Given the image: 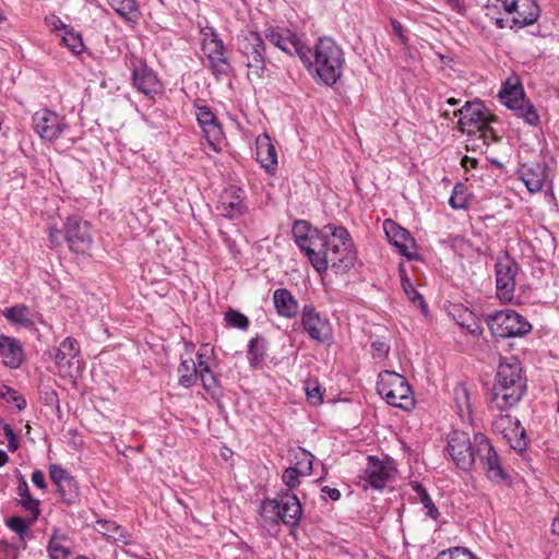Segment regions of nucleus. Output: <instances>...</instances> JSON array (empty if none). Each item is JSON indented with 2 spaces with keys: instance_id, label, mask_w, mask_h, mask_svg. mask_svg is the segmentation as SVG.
Returning a JSON list of instances; mask_svg holds the SVG:
<instances>
[{
  "instance_id": "nucleus-49",
  "label": "nucleus",
  "mask_w": 559,
  "mask_h": 559,
  "mask_svg": "<svg viewBox=\"0 0 559 559\" xmlns=\"http://www.w3.org/2000/svg\"><path fill=\"white\" fill-rule=\"evenodd\" d=\"M34 523L35 522H29V518L23 519L21 516H12L7 520V526L21 537H24V535H26L29 526Z\"/></svg>"
},
{
  "instance_id": "nucleus-34",
  "label": "nucleus",
  "mask_w": 559,
  "mask_h": 559,
  "mask_svg": "<svg viewBox=\"0 0 559 559\" xmlns=\"http://www.w3.org/2000/svg\"><path fill=\"white\" fill-rule=\"evenodd\" d=\"M453 400L457 415L463 423L472 421V404L469 391L463 383H457L453 389Z\"/></svg>"
},
{
  "instance_id": "nucleus-18",
  "label": "nucleus",
  "mask_w": 559,
  "mask_h": 559,
  "mask_svg": "<svg viewBox=\"0 0 559 559\" xmlns=\"http://www.w3.org/2000/svg\"><path fill=\"white\" fill-rule=\"evenodd\" d=\"M195 116L209 145L214 152H218L223 141V130L216 116L207 106H198Z\"/></svg>"
},
{
  "instance_id": "nucleus-14",
  "label": "nucleus",
  "mask_w": 559,
  "mask_h": 559,
  "mask_svg": "<svg viewBox=\"0 0 559 559\" xmlns=\"http://www.w3.org/2000/svg\"><path fill=\"white\" fill-rule=\"evenodd\" d=\"M301 323L309 337L318 343H325L332 338V326L322 318L312 306H305Z\"/></svg>"
},
{
  "instance_id": "nucleus-28",
  "label": "nucleus",
  "mask_w": 559,
  "mask_h": 559,
  "mask_svg": "<svg viewBox=\"0 0 559 559\" xmlns=\"http://www.w3.org/2000/svg\"><path fill=\"white\" fill-rule=\"evenodd\" d=\"M519 173L521 180L530 193H535L542 190L546 180V168L543 164L534 163L523 165Z\"/></svg>"
},
{
  "instance_id": "nucleus-26",
  "label": "nucleus",
  "mask_w": 559,
  "mask_h": 559,
  "mask_svg": "<svg viewBox=\"0 0 559 559\" xmlns=\"http://www.w3.org/2000/svg\"><path fill=\"white\" fill-rule=\"evenodd\" d=\"M391 468L374 456H368V464L364 471V479L373 488L381 489L391 477Z\"/></svg>"
},
{
  "instance_id": "nucleus-6",
  "label": "nucleus",
  "mask_w": 559,
  "mask_h": 559,
  "mask_svg": "<svg viewBox=\"0 0 559 559\" xmlns=\"http://www.w3.org/2000/svg\"><path fill=\"white\" fill-rule=\"evenodd\" d=\"M239 51L249 80L261 79L265 71V47L258 32L250 31L239 41Z\"/></svg>"
},
{
  "instance_id": "nucleus-48",
  "label": "nucleus",
  "mask_w": 559,
  "mask_h": 559,
  "mask_svg": "<svg viewBox=\"0 0 559 559\" xmlns=\"http://www.w3.org/2000/svg\"><path fill=\"white\" fill-rule=\"evenodd\" d=\"M225 321L229 326L237 328L240 330H247L249 325L248 318L237 310L229 309L225 313Z\"/></svg>"
},
{
  "instance_id": "nucleus-20",
  "label": "nucleus",
  "mask_w": 559,
  "mask_h": 559,
  "mask_svg": "<svg viewBox=\"0 0 559 559\" xmlns=\"http://www.w3.org/2000/svg\"><path fill=\"white\" fill-rule=\"evenodd\" d=\"M539 16V7L535 0H514L509 13V25L507 27L522 28L532 25Z\"/></svg>"
},
{
  "instance_id": "nucleus-53",
  "label": "nucleus",
  "mask_w": 559,
  "mask_h": 559,
  "mask_svg": "<svg viewBox=\"0 0 559 559\" xmlns=\"http://www.w3.org/2000/svg\"><path fill=\"white\" fill-rule=\"evenodd\" d=\"M372 357L383 358L389 353L390 346L381 340H376L371 343Z\"/></svg>"
},
{
  "instance_id": "nucleus-3",
  "label": "nucleus",
  "mask_w": 559,
  "mask_h": 559,
  "mask_svg": "<svg viewBox=\"0 0 559 559\" xmlns=\"http://www.w3.org/2000/svg\"><path fill=\"white\" fill-rule=\"evenodd\" d=\"M526 392V378L515 357L500 361L491 390L490 405L507 411L519 404Z\"/></svg>"
},
{
  "instance_id": "nucleus-31",
  "label": "nucleus",
  "mask_w": 559,
  "mask_h": 559,
  "mask_svg": "<svg viewBox=\"0 0 559 559\" xmlns=\"http://www.w3.org/2000/svg\"><path fill=\"white\" fill-rule=\"evenodd\" d=\"M257 159L266 170H274L277 166V153L267 134L257 138Z\"/></svg>"
},
{
  "instance_id": "nucleus-47",
  "label": "nucleus",
  "mask_w": 559,
  "mask_h": 559,
  "mask_svg": "<svg viewBox=\"0 0 559 559\" xmlns=\"http://www.w3.org/2000/svg\"><path fill=\"white\" fill-rule=\"evenodd\" d=\"M514 111L530 126H537L539 123V116L535 107L530 102H525Z\"/></svg>"
},
{
  "instance_id": "nucleus-42",
  "label": "nucleus",
  "mask_w": 559,
  "mask_h": 559,
  "mask_svg": "<svg viewBox=\"0 0 559 559\" xmlns=\"http://www.w3.org/2000/svg\"><path fill=\"white\" fill-rule=\"evenodd\" d=\"M264 344L263 340L255 337L249 342L248 345V359L252 367L261 365L264 358Z\"/></svg>"
},
{
  "instance_id": "nucleus-61",
  "label": "nucleus",
  "mask_w": 559,
  "mask_h": 559,
  "mask_svg": "<svg viewBox=\"0 0 559 559\" xmlns=\"http://www.w3.org/2000/svg\"><path fill=\"white\" fill-rule=\"evenodd\" d=\"M13 401L15 402L16 407H17L19 409H23V408H25V406H26V401H25L23 397H21V396H15V397L13 399Z\"/></svg>"
},
{
  "instance_id": "nucleus-59",
  "label": "nucleus",
  "mask_w": 559,
  "mask_h": 559,
  "mask_svg": "<svg viewBox=\"0 0 559 559\" xmlns=\"http://www.w3.org/2000/svg\"><path fill=\"white\" fill-rule=\"evenodd\" d=\"M322 492L325 493L333 501H336L341 498V492L336 488H331L329 486H324L322 488Z\"/></svg>"
},
{
  "instance_id": "nucleus-13",
  "label": "nucleus",
  "mask_w": 559,
  "mask_h": 559,
  "mask_svg": "<svg viewBox=\"0 0 559 559\" xmlns=\"http://www.w3.org/2000/svg\"><path fill=\"white\" fill-rule=\"evenodd\" d=\"M383 229L390 243L397 248L402 255L408 260L418 258L416 241L405 228L392 219H385L383 222Z\"/></svg>"
},
{
  "instance_id": "nucleus-52",
  "label": "nucleus",
  "mask_w": 559,
  "mask_h": 559,
  "mask_svg": "<svg viewBox=\"0 0 559 559\" xmlns=\"http://www.w3.org/2000/svg\"><path fill=\"white\" fill-rule=\"evenodd\" d=\"M305 391L308 400L313 405L320 404L323 401V394L321 392V386L317 380H307L305 382Z\"/></svg>"
},
{
  "instance_id": "nucleus-15",
  "label": "nucleus",
  "mask_w": 559,
  "mask_h": 559,
  "mask_svg": "<svg viewBox=\"0 0 559 559\" xmlns=\"http://www.w3.org/2000/svg\"><path fill=\"white\" fill-rule=\"evenodd\" d=\"M64 239L71 251L85 253L92 245L88 225L76 217H68L64 223Z\"/></svg>"
},
{
  "instance_id": "nucleus-8",
  "label": "nucleus",
  "mask_w": 559,
  "mask_h": 559,
  "mask_svg": "<svg viewBox=\"0 0 559 559\" xmlns=\"http://www.w3.org/2000/svg\"><path fill=\"white\" fill-rule=\"evenodd\" d=\"M474 443L477 457L487 477L496 483L506 481L508 475L502 468L500 459L488 438L483 433H476L474 435Z\"/></svg>"
},
{
  "instance_id": "nucleus-19",
  "label": "nucleus",
  "mask_w": 559,
  "mask_h": 559,
  "mask_svg": "<svg viewBox=\"0 0 559 559\" xmlns=\"http://www.w3.org/2000/svg\"><path fill=\"white\" fill-rule=\"evenodd\" d=\"M217 211L227 218H238L247 211L245 194L240 188L229 187L221 195Z\"/></svg>"
},
{
  "instance_id": "nucleus-7",
  "label": "nucleus",
  "mask_w": 559,
  "mask_h": 559,
  "mask_svg": "<svg viewBox=\"0 0 559 559\" xmlns=\"http://www.w3.org/2000/svg\"><path fill=\"white\" fill-rule=\"evenodd\" d=\"M486 321L492 335L501 338L523 336L532 329L523 316L509 309L489 314Z\"/></svg>"
},
{
  "instance_id": "nucleus-27",
  "label": "nucleus",
  "mask_w": 559,
  "mask_h": 559,
  "mask_svg": "<svg viewBox=\"0 0 559 559\" xmlns=\"http://www.w3.org/2000/svg\"><path fill=\"white\" fill-rule=\"evenodd\" d=\"M0 356L9 368H19L24 359L23 348L19 340L0 335Z\"/></svg>"
},
{
  "instance_id": "nucleus-55",
  "label": "nucleus",
  "mask_w": 559,
  "mask_h": 559,
  "mask_svg": "<svg viewBox=\"0 0 559 559\" xmlns=\"http://www.w3.org/2000/svg\"><path fill=\"white\" fill-rule=\"evenodd\" d=\"M45 23L46 25L48 26L49 29L51 31H60V32H66V29L69 28L68 25H66L58 16L56 15H50V16H47L45 19Z\"/></svg>"
},
{
  "instance_id": "nucleus-39",
  "label": "nucleus",
  "mask_w": 559,
  "mask_h": 559,
  "mask_svg": "<svg viewBox=\"0 0 559 559\" xmlns=\"http://www.w3.org/2000/svg\"><path fill=\"white\" fill-rule=\"evenodd\" d=\"M66 538L53 535L48 544V552L50 559H68L70 549L66 545Z\"/></svg>"
},
{
  "instance_id": "nucleus-30",
  "label": "nucleus",
  "mask_w": 559,
  "mask_h": 559,
  "mask_svg": "<svg viewBox=\"0 0 559 559\" xmlns=\"http://www.w3.org/2000/svg\"><path fill=\"white\" fill-rule=\"evenodd\" d=\"M514 0H488L485 5V15L492 20L497 27L504 28L509 23V13L511 12Z\"/></svg>"
},
{
  "instance_id": "nucleus-54",
  "label": "nucleus",
  "mask_w": 559,
  "mask_h": 559,
  "mask_svg": "<svg viewBox=\"0 0 559 559\" xmlns=\"http://www.w3.org/2000/svg\"><path fill=\"white\" fill-rule=\"evenodd\" d=\"M98 531L104 535H108L109 537L116 538V532L119 530V526L110 521H97Z\"/></svg>"
},
{
  "instance_id": "nucleus-29",
  "label": "nucleus",
  "mask_w": 559,
  "mask_h": 559,
  "mask_svg": "<svg viewBox=\"0 0 559 559\" xmlns=\"http://www.w3.org/2000/svg\"><path fill=\"white\" fill-rule=\"evenodd\" d=\"M282 522L285 525L296 526L300 521L302 508L296 495L285 492L280 496Z\"/></svg>"
},
{
  "instance_id": "nucleus-12",
  "label": "nucleus",
  "mask_w": 559,
  "mask_h": 559,
  "mask_svg": "<svg viewBox=\"0 0 559 559\" xmlns=\"http://www.w3.org/2000/svg\"><path fill=\"white\" fill-rule=\"evenodd\" d=\"M492 429L501 433L513 450L522 452L526 449L525 430L518 418L509 414H500L495 418Z\"/></svg>"
},
{
  "instance_id": "nucleus-25",
  "label": "nucleus",
  "mask_w": 559,
  "mask_h": 559,
  "mask_svg": "<svg viewBox=\"0 0 559 559\" xmlns=\"http://www.w3.org/2000/svg\"><path fill=\"white\" fill-rule=\"evenodd\" d=\"M132 79L134 86L145 95L153 96L162 88L156 74L143 63L134 68Z\"/></svg>"
},
{
  "instance_id": "nucleus-35",
  "label": "nucleus",
  "mask_w": 559,
  "mask_h": 559,
  "mask_svg": "<svg viewBox=\"0 0 559 559\" xmlns=\"http://www.w3.org/2000/svg\"><path fill=\"white\" fill-rule=\"evenodd\" d=\"M198 364L192 357L181 358V362L178 367L179 384L185 388L192 386L198 379Z\"/></svg>"
},
{
  "instance_id": "nucleus-33",
  "label": "nucleus",
  "mask_w": 559,
  "mask_h": 559,
  "mask_svg": "<svg viewBox=\"0 0 559 559\" xmlns=\"http://www.w3.org/2000/svg\"><path fill=\"white\" fill-rule=\"evenodd\" d=\"M16 492L20 497L19 504L31 514L29 522H36L40 515L39 500L32 497L28 485L22 476L19 480Z\"/></svg>"
},
{
  "instance_id": "nucleus-60",
  "label": "nucleus",
  "mask_w": 559,
  "mask_h": 559,
  "mask_svg": "<svg viewBox=\"0 0 559 559\" xmlns=\"http://www.w3.org/2000/svg\"><path fill=\"white\" fill-rule=\"evenodd\" d=\"M476 165H477V159H475V158H469V157L465 156L462 159V166L465 169L474 168V167H476Z\"/></svg>"
},
{
  "instance_id": "nucleus-5",
  "label": "nucleus",
  "mask_w": 559,
  "mask_h": 559,
  "mask_svg": "<svg viewBox=\"0 0 559 559\" xmlns=\"http://www.w3.org/2000/svg\"><path fill=\"white\" fill-rule=\"evenodd\" d=\"M378 393L388 404L408 409L414 405V396L411 386L402 374L384 370L380 372L377 381Z\"/></svg>"
},
{
  "instance_id": "nucleus-50",
  "label": "nucleus",
  "mask_w": 559,
  "mask_h": 559,
  "mask_svg": "<svg viewBox=\"0 0 559 559\" xmlns=\"http://www.w3.org/2000/svg\"><path fill=\"white\" fill-rule=\"evenodd\" d=\"M435 559H476V557L464 547H454L438 554Z\"/></svg>"
},
{
  "instance_id": "nucleus-22",
  "label": "nucleus",
  "mask_w": 559,
  "mask_h": 559,
  "mask_svg": "<svg viewBox=\"0 0 559 559\" xmlns=\"http://www.w3.org/2000/svg\"><path fill=\"white\" fill-rule=\"evenodd\" d=\"M49 477L56 485L61 500L68 504L74 502L76 493V485L73 477L60 465L52 464L49 466Z\"/></svg>"
},
{
  "instance_id": "nucleus-4",
  "label": "nucleus",
  "mask_w": 559,
  "mask_h": 559,
  "mask_svg": "<svg viewBox=\"0 0 559 559\" xmlns=\"http://www.w3.org/2000/svg\"><path fill=\"white\" fill-rule=\"evenodd\" d=\"M455 116H459V129L468 136L467 150L484 152L490 143L499 140L490 127L492 116L483 103L467 102L455 112Z\"/></svg>"
},
{
  "instance_id": "nucleus-57",
  "label": "nucleus",
  "mask_w": 559,
  "mask_h": 559,
  "mask_svg": "<svg viewBox=\"0 0 559 559\" xmlns=\"http://www.w3.org/2000/svg\"><path fill=\"white\" fill-rule=\"evenodd\" d=\"M48 238L51 247H60L64 239L61 231L56 227L49 228Z\"/></svg>"
},
{
  "instance_id": "nucleus-1",
  "label": "nucleus",
  "mask_w": 559,
  "mask_h": 559,
  "mask_svg": "<svg viewBox=\"0 0 559 559\" xmlns=\"http://www.w3.org/2000/svg\"><path fill=\"white\" fill-rule=\"evenodd\" d=\"M321 245L314 247L310 263L322 274L331 267L336 274L347 273L356 262L349 233L343 226L328 224L320 229Z\"/></svg>"
},
{
  "instance_id": "nucleus-36",
  "label": "nucleus",
  "mask_w": 559,
  "mask_h": 559,
  "mask_svg": "<svg viewBox=\"0 0 559 559\" xmlns=\"http://www.w3.org/2000/svg\"><path fill=\"white\" fill-rule=\"evenodd\" d=\"M400 275L403 289L408 297V299L418 308L423 310V312L427 313V304L421 294H419L413 286L412 282L406 275V271L403 264L400 265Z\"/></svg>"
},
{
  "instance_id": "nucleus-64",
  "label": "nucleus",
  "mask_w": 559,
  "mask_h": 559,
  "mask_svg": "<svg viewBox=\"0 0 559 559\" xmlns=\"http://www.w3.org/2000/svg\"><path fill=\"white\" fill-rule=\"evenodd\" d=\"M552 531L554 533L559 534V518H556L552 522Z\"/></svg>"
},
{
  "instance_id": "nucleus-45",
  "label": "nucleus",
  "mask_w": 559,
  "mask_h": 559,
  "mask_svg": "<svg viewBox=\"0 0 559 559\" xmlns=\"http://www.w3.org/2000/svg\"><path fill=\"white\" fill-rule=\"evenodd\" d=\"M198 366L200 369V378L202 381V385L206 391H210L216 386V380L210 370V367L203 361V354L198 353Z\"/></svg>"
},
{
  "instance_id": "nucleus-43",
  "label": "nucleus",
  "mask_w": 559,
  "mask_h": 559,
  "mask_svg": "<svg viewBox=\"0 0 559 559\" xmlns=\"http://www.w3.org/2000/svg\"><path fill=\"white\" fill-rule=\"evenodd\" d=\"M109 5L122 17L132 20L136 13L135 0H107Z\"/></svg>"
},
{
  "instance_id": "nucleus-63",
  "label": "nucleus",
  "mask_w": 559,
  "mask_h": 559,
  "mask_svg": "<svg viewBox=\"0 0 559 559\" xmlns=\"http://www.w3.org/2000/svg\"><path fill=\"white\" fill-rule=\"evenodd\" d=\"M9 461V456L8 454L3 451V450H0V467L5 465Z\"/></svg>"
},
{
  "instance_id": "nucleus-38",
  "label": "nucleus",
  "mask_w": 559,
  "mask_h": 559,
  "mask_svg": "<svg viewBox=\"0 0 559 559\" xmlns=\"http://www.w3.org/2000/svg\"><path fill=\"white\" fill-rule=\"evenodd\" d=\"M3 316L13 323H17L24 326H27L32 323L29 319L28 308L24 305H16L10 308H7L3 312Z\"/></svg>"
},
{
  "instance_id": "nucleus-16",
  "label": "nucleus",
  "mask_w": 559,
  "mask_h": 559,
  "mask_svg": "<svg viewBox=\"0 0 559 559\" xmlns=\"http://www.w3.org/2000/svg\"><path fill=\"white\" fill-rule=\"evenodd\" d=\"M80 345L73 337H66L57 347L55 353V362L59 373L72 376L73 371H79Z\"/></svg>"
},
{
  "instance_id": "nucleus-32",
  "label": "nucleus",
  "mask_w": 559,
  "mask_h": 559,
  "mask_svg": "<svg viewBox=\"0 0 559 559\" xmlns=\"http://www.w3.org/2000/svg\"><path fill=\"white\" fill-rule=\"evenodd\" d=\"M273 302L277 313L285 318H294L298 312V302L286 288H278L273 294Z\"/></svg>"
},
{
  "instance_id": "nucleus-40",
  "label": "nucleus",
  "mask_w": 559,
  "mask_h": 559,
  "mask_svg": "<svg viewBox=\"0 0 559 559\" xmlns=\"http://www.w3.org/2000/svg\"><path fill=\"white\" fill-rule=\"evenodd\" d=\"M261 514L265 521L282 522L280 498L265 499L261 506Z\"/></svg>"
},
{
  "instance_id": "nucleus-23",
  "label": "nucleus",
  "mask_w": 559,
  "mask_h": 559,
  "mask_svg": "<svg viewBox=\"0 0 559 559\" xmlns=\"http://www.w3.org/2000/svg\"><path fill=\"white\" fill-rule=\"evenodd\" d=\"M293 235L295 242L310 261L314 247L321 245L320 230L312 229L306 221H297L293 226Z\"/></svg>"
},
{
  "instance_id": "nucleus-46",
  "label": "nucleus",
  "mask_w": 559,
  "mask_h": 559,
  "mask_svg": "<svg viewBox=\"0 0 559 559\" xmlns=\"http://www.w3.org/2000/svg\"><path fill=\"white\" fill-rule=\"evenodd\" d=\"M456 321L461 326L465 328L472 334L480 333V326L471 311L467 309H460Z\"/></svg>"
},
{
  "instance_id": "nucleus-41",
  "label": "nucleus",
  "mask_w": 559,
  "mask_h": 559,
  "mask_svg": "<svg viewBox=\"0 0 559 559\" xmlns=\"http://www.w3.org/2000/svg\"><path fill=\"white\" fill-rule=\"evenodd\" d=\"M61 40L74 55H80L85 48L82 36L70 27L62 33Z\"/></svg>"
},
{
  "instance_id": "nucleus-2",
  "label": "nucleus",
  "mask_w": 559,
  "mask_h": 559,
  "mask_svg": "<svg viewBox=\"0 0 559 559\" xmlns=\"http://www.w3.org/2000/svg\"><path fill=\"white\" fill-rule=\"evenodd\" d=\"M299 59L312 76L328 86L334 85L343 74L344 51L331 37L319 38L313 48L305 46L299 50Z\"/></svg>"
},
{
  "instance_id": "nucleus-21",
  "label": "nucleus",
  "mask_w": 559,
  "mask_h": 559,
  "mask_svg": "<svg viewBox=\"0 0 559 559\" xmlns=\"http://www.w3.org/2000/svg\"><path fill=\"white\" fill-rule=\"evenodd\" d=\"M203 51L206 55L215 74H223L227 72L229 66L224 53L223 40L218 38L213 31L210 35L205 33Z\"/></svg>"
},
{
  "instance_id": "nucleus-56",
  "label": "nucleus",
  "mask_w": 559,
  "mask_h": 559,
  "mask_svg": "<svg viewBox=\"0 0 559 559\" xmlns=\"http://www.w3.org/2000/svg\"><path fill=\"white\" fill-rule=\"evenodd\" d=\"M3 431L8 439V449L11 452H14L17 449L19 444L13 429L9 425H4Z\"/></svg>"
},
{
  "instance_id": "nucleus-51",
  "label": "nucleus",
  "mask_w": 559,
  "mask_h": 559,
  "mask_svg": "<svg viewBox=\"0 0 559 559\" xmlns=\"http://www.w3.org/2000/svg\"><path fill=\"white\" fill-rule=\"evenodd\" d=\"M449 204L454 210L465 209L467 206V197L463 185H456L449 199Z\"/></svg>"
},
{
  "instance_id": "nucleus-17",
  "label": "nucleus",
  "mask_w": 559,
  "mask_h": 559,
  "mask_svg": "<svg viewBox=\"0 0 559 559\" xmlns=\"http://www.w3.org/2000/svg\"><path fill=\"white\" fill-rule=\"evenodd\" d=\"M264 37L290 56L299 57V50H304L306 46L294 32L284 26H269L264 31Z\"/></svg>"
},
{
  "instance_id": "nucleus-62",
  "label": "nucleus",
  "mask_w": 559,
  "mask_h": 559,
  "mask_svg": "<svg viewBox=\"0 0 559 559\" xmlns=\"http://www.w3.org/2000/svg\"><path fill=\"white\" fill-rule=\"evenodd\" d=\"M392 26H393V29L394 32L400 36L402 37V31H403V26L400 22L397 21H392Z\"/></svg>"
},
{
  "instance_id": "nucleus-58",
  "label": "nucleus",
  "mask_w": 559,
  "mask_h": 559,
  "mask_svg": "<svg viewBox=\"0 0 559 559\" xmlns=\"http://www.w3.org/2000/svg\"><path fill=\"white\" fill-rule=\"evenodd\" d=\"M32 481L39 489H45L46 488L45 474L41 471L33 472V474H32Z\"/></svg>"
},
{
  "instance_id": "nucleus-24",
  "label": "nucleus",
  "mask_w": 559,
  "mask_h": 559,
  "mask_svg": "<svg viewBox=\"0 0 559 559\" xmlns=\"http://www.w3.org/2000/svg\"><path fill=\"white\" fill-rule=\"evenodd\" d=\"M296 459H298L296 466L286 468L282 476L283 483L289 490L296 488L299 485L300 475H309L312 472L314 457L310 452L304 449H299Z\"/></svg>"
},
{
  "instance_id": "nucleus-10",
  "label": "nucleus",
  "mask_w": 559,
  "mask_h": 559,
  "mask_svg": "<svg viewBox=\"0 0 559 559\" xmlns=\"http://www.w3.org/2000/svg\"><path fill=\"white\" fill-rule=\"evenodd\" d=\"M448 452L453 462L463 471H468L476 461V447L467 432L454 430L448 439Z\"/></svg>"
},
{
  "instance_id": "nucleus-44",
  "label": "nucleus",
  "mask_w": 559,
  "mask_h": 559,
  "mask_svg": "<svg viewBox=\"0 0 559 559\" xmlns=\"http://www.w3.org/2000/svg\"><path fill=\"white\" fill-rule=\"evenodd\" d=\"M412 486L413 489L417 492L420 502L424 504L426 514L432 519H437L439 514L438 509L435 507L426 489L419 483H414Z\"/></svg>"
},
{
  "instance_id": "nucleus-37",
  "label": "nucleus",
  "mask_w": 559,
  "mask_h": 559,
  "mask_svg": "<svg viewBox=\"0 0 559 559\" xmlns=\"http://www.w3.org/2000/svg\"><path fill=\"white\" fill-rule=\"evenodd\" d=\"M501 102L512 110L520 108L526 100L524 98L523 88L520 85H514L509 88L504 87L500 94Z\"/></svg>"
},
{
  "instance_id": "nucleus-11",
  "label": "nucleus",
  "mask_w": 559,
  "mask_h": 559,
  "mask_svg": "<svg viewBox=\"0 0 559 559\" xmlns=\"http://www.w3.org/2000/svg\"><path fill=\"white\" fill-rule=\"evenodd\" d=\"M35 132L45 141H56L69 130V123L64 116L49 109H40L33 116Z\"/></svg>"
},
{
  "instance_id": "nucleus-9",
  "label": "nucleus",
  "mask_w": 559,
  "mask_h": 559,
  "mask_svg": "<svg viewBox=\"0 0 559 559\" xmlns=\"http://www.w3.org/2000/svg\"><path fill=\"white\" fill-rule=\"evenodd\" d=\"M497 296L502 301H511L514 297L519 266L509 254L500 255L496 262Z\"/></svg>"
}]
</instances>
